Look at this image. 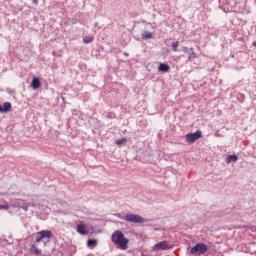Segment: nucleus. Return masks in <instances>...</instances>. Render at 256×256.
<instances>
[{
    "label": "nucleus",
    "instance_id": "nucleus-13",
    "mask_svg": "<svg viewBox=\"0 0 256 256\" xmlns=\"http://www.w3.org/2000/svg\"><path fill=\"white\" fill-rule=\"evenodd\" d=\"M237 155H229L228 158H227V162L226 163H237Z\"/></svg>",
    "mask_w": 256,
    "mask_h": 256
},
{
    "label": "nucleus",
    "instance_id": "nucleus-25",
    "mask_svg": "<svg viewBox=\"0 0 256 256\" xmlns=\"http://www.w3.org/2000/svg\"><path fill=\"white\" fill-rule=\"evenodd\" d=\"M94 26H95V27H99V23L96 22V23L94 24Z\"/></svg>",
    "mask_w": 256,
    "mask_h": 256
},
{
    "label": "nucleus",
    "instance_id": "nucleus-2",
    "mask_svg": "<svg viewBox=\"0 0 256 256\" xmlns=\"http://www.w3.org/2000/svg\"><path fill=\"white\" fill-rule=\"evenodd\" d=\"M125 221H127V223H134V224H143V223H150L151 219H147L144 217H141L137 214H133V213H127L125 214Z\"/></svg>",
    "mask_w": 256,
    "mask_h": 256
},
{
    "label": "nucleus",
    "instance_id": "nucleus-20",
    "mask_svg": "<svg viewBox=\"0 0 256 256\" xmlns=\"http://www.w3.org/2000/svg\"><path fill=\"white\" fill-rule=\"evenodd\" d=\"M4 209L5 211L9 210V204H1L0 205V210Z\"/></svg>",
    "mask_w": 256,
    "mask_h": 256
},
{
    "label": "nucleus",
    "instance_id": "nucleus-10",
    "mask_svg": "<svg viewBox=\"0 0 256 256\" xmlns=\"http://www.w3.org/2000/svg\"><path fill=\"white\" fill-rule=\"evenodd\" d=\"M154 35H155L154 33L144 30L141 37L142 39L147 40V39H153Z\"/></svg>",
    "mask_w": 256,
    "mask_h": 256
},
{
    "label": "nucleus",
    "instance_id": "nucleus-15",
    "mask_svg": "<svg viewBox=\"0 0 256 256\" xmlns=\"http://www.w3.org/2000/svg\"><path fill=\"white\" fill-rule=\"evenodd\" d=\"M197 57V54H195V51L192 49L188 53V61H193Z\"/></svg>",
    "mask_w": 256,
    "mask_h": 256
},
{
    "label": "nucleus",
    "instance_id": "nucleus-21",
    "mask_svg": "<svg viewBox=\"0 0 256 256\" xmlns=\"http://www.w3.org/2000/svg\"><path fill=\"white\" fill-rule=\"evenodd\" d=\"M115 217H118V219H121L122 221H125V216H122L121 213H116Z\"/></svg>",
    "mask_w": 256,
    "mask_h": 256
},
{
    "label": "nucleus",
    "instance_id": "nucleus-23",
    "mask_svg": "<svg viewBox=\"0 0 256 256\" xmlns=\"http://www.w3.org/2000/svg\"><path fill=\"white\" fill-rule=\"evenodd\" d=\"M32 2L34 3V5H38L39 4L38 0H32Z\"/></svg>",
    "mask_w": 256,
    "mask_h": 256
},
{
    "label": "nucleus",
    "instance_id": "nucleus-6",
    "mask_svg": "<svg viewBox=\"0 0 256 256\" xmlns=\"http://www.w3.org/2000/svg\"><path fill=\"white\" fill-rule=\"evenodd\" d=\"M169 249H171V246H169V242L167 241L159 242L153 247L154 251H167Z\"/></svg>",
    "mask_w": 256,
    "mask_h": 256
},
{
    "label": "nucleus",
    "instance_id": "nucleus-19",
    "mask_svg": "<svg viewBox=\"0 0 256 256\" xmlns=\"http://www.w3.org/2000/svg\"><path fill=\"white\" fill-rule=\"evenodd\" d=\"M124 143H127V139L122 138L116 141V145H123Z\"/></svg>",
    "mask_w": 256,
    "mask_h": 256
},
{
    "label": "nucleus",
    "instance_id": "nucleus-3",
    "mask_svg": "<svg viewBox=\"0 0 256 256\" xmlns=\"http://www.w3.org/2000/svg\"><path fill=\"white\" fill-rule=\"evenodd\" d=\"M208 250L209 247H207V245H205L204 243H198L191 248L190 255H203L207 253Z\"/></svg>",
    "mask_w": 256,
    "mask_h": 256
},
{
    "label": "nucleus",
    "instance_id": "nucleus-22",
    "mask_svg": "<svg viewBox=\"0 0 256 256\" xmlns=\"http://www.w3.org/2000/svg\"><path fill=\"white\" fill-rule=\"evenodd\" d=\"M193 48H188V47H183V51L184 53H189L190 51H192Z\"/></svg>",
    "mask_w": 256,
    "mask_h": 256
},
{
    "label": "nucleus",
    "instance_id": "nucleus-11",
    "mask_svg": "<svg viewBox=\"0 0 256 256\" xmlns=\"http://www.w3.org/2000/svg\"><path fill=\"white\" fill-rule=\"evenodd\" d=\"M32 87L33 89H39L41 87V80H39V78H33Z\"/></svg>",
    "mask_w": 256,
    "mask_h": 256
},
{
    "label": "nucleus",
    "instance_id": "nucleus-9",
    "mask_svg": "<svg viewBox=\"0 0 256 256\" xmlns=\"http://www.w3.org/2000/svg\"><path fill=\"white\" fill-rule=\"evenodd\" d=\"M169 69H171V68L169 67L168 64H165V63H161V64L159 65V67H158V71H161L162 73H167V72H169Z\"/></svg>",
    "mask_w": 256,
    "mask_h": 256
},
{
    "label": "nucleus",
    "instance_id": "nucleus-26",
    "mask_svg": "<svg viewBox=\"0 0 256 256\" xmlns=\"http://www.w3.org/2000/svg\"><path fill=\"white\" fill-rule=\"evenodd\" d=\"M253 46L256 47V42H253Z\"/></svg>",
    "mask_w": 256,
    "mask_h": 256
},
{
    "label": "nucleus",
    "instance_id": "nucleus-16",
    "mask_svg": "<svg viewBox=\"0 0 256 256\" xmlns=\"http://www.w3.org/2000/svg\"><path fill=\"white\" fill-rule=\"evenodd\" d=\"M87 246L88 247H97V240H95V239H88Z\"/></svg>",
    "mask_w": 256,
    "mask_h": 256
},
{
    "label": "nucleus",
    "instance_id": "nucleus-24",
    "mask_svg": "<svg viewBox=\"0 0 256 256\" xmlns=\"http://www.w3.org/2000/svg\"><path fill=\"white\" fill-rule=\"evenodd\" d=\"M0 113H4L3 105H0Z\"/></svg>",
    "mask_w": 256,
    "mask_h": 256
},
{
    "label": "nucleus",
    "instance_id": "nucleus-12",
    "mask_svg": "<svg viewBox=\"0 0 256 256\" xmlns=\"http://www.w3.org/2000/svg\"><path fill=\"white\" fill-rule=\"evenodd\" d=\"M30 253L33 255H41V250L35 246V244L30 246Z\"/></svg>",
    "mask_w": 256,
    "mask_h": 256
},
{
    "label": "nucleus",
    "instance_id": "nucleus-5",
    "mask_svg": "<svg viewBox=\"0 0 256 256\" xmlns=\"http://www.w3.org/2000/svg\"><path fill=\"white\" fill-rule=\"evenodd\" d=\"M202 136H203V133L199 130L194 133H188L186 135V141L187 143H195L197 139H201Z\"/></svg>",
    "mask_w": 256,
    "mask_h": 256
},
{
    "label": "nucleus",
    "instance_id": "nucleus-8",
    "mask_svg": "<svg viewBox=\"0 0 256 256\" xmlns=\"http://www.w3.org/2000/svg\"><path fill=\"white\" fill-rule=\"evenodd\" d=\"M77 232L80 235H88L89 231H87V228L83 224H78L77 225Z\"/></svg>",
    "mask_w": 256,
    "mask_h": 256
},
{
    "label": "nucleus",
    "instance_id": "nucleus-7",
    "mask_svg": "<svg viewBox=\"0 0 256 256\" xmlns=\"http://www.w3.org/2000/svg\"><path fill=\"white\" fill-rule=\"evenodd\" d=\"M14 207H18V209H23L24 211H28L29 204L24 203L23 200H17L14 204Z\"/></svg>",
    "mask_w": 256,
    "mask_h": 256
},
{
    "label": "nucleus",
    "instance_id": "nucleus-4",
    "mask_svg": "<svg viewBox=\"0 0 256 256\" xmlns=\"http://www.w3.org/2000/svg\"><path fill=\"white\" fill-rule=\"evenodd\" d=\"M53 232L49 230H42L36 233V243H41L43 239H51Z\"/></svg>",
    "mask_w": 256,
    "mask_h": 256
},
{
    "label": "nucleus",
    "instance_id": "nucleus-1",
    "mask_svg": "<svg viewBox=\"0 0 256 256\" xmlns=\"http://www.w3.org/2000/svg\"><path fill=\"white\" fill-rule=\"evenodd\" d=\"M112 242L114 245H117L119 249H127V245L129 244V239L125 238L123 232L117 230L112 234Z\"/></svg>",
    "mask_w": 256,
    "mask_h": 256
},
{
    "label": "nucleus",
    "instance_id": "nucleus-18",
    "mask_svg": "<svg viewBox=\"0 0 256 256\" xmlns=\"http://www.w3.org/2000/svg\"><path fill=\"white\" fill-rule=\"evenodd\" d=\"M179 48V41L172 43V51L177 52Z\"/></svg>",
    "mask_w": 256,
    "mask_h": 256
},
{
    "label": "nucleus",
    "instance_id": "nucleus-14",
    "mask_svg": "<svg viewBox=\"0 0 256 256\" xmlns=\"http://www.w3.org/2000/svg\"><path fill=\"white\" fill-rule=\"evenodd\" d=\"M2 107L4 113H9L11 111V102H5Z\"/></svg>",
    "mask_w": 256,
    "mask_h": 256
},
{
    "label": "nucleus",
    "instance_id": "nucleus-17",
    "mask_svg": "<svg viewBox=\"0 0 256 256\" xmlns=\"http://www.w3.org/2000/svg\"><path fill=\"white\" fill-rule=\"evenodd\" d=\"M94 38L92 36H85L83 38L84 43H93Z\"/></svg>",
    "mask_w": 256,
    "mask_h": 256
}]
</instances>
